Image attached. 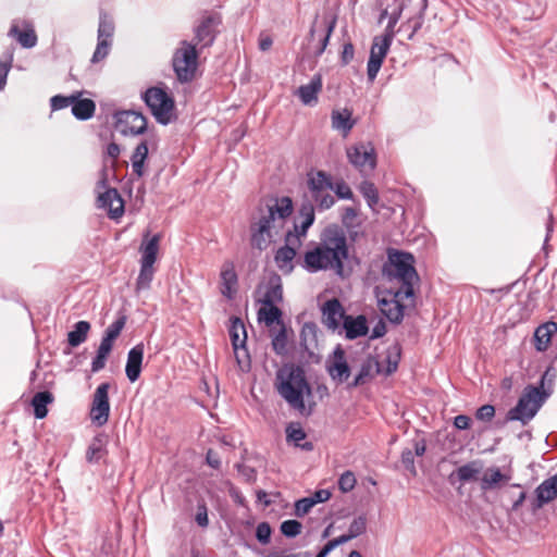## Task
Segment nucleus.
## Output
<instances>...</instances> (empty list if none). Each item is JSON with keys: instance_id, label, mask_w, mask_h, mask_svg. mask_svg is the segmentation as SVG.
<instances>
[{"instance_id": "f8f14e48", "label": "nucleus", "mask_w": 557, "mask_h": 557, "mask_svg": "<svg viewBox=\"0 0 557 557\" xmlns=\"http://www.w3.org/2000/svg\"><path fill=\"white\" fill-rule=\"evenodd\" d=\"M392 40L382 36H375L372 41L370 57L367 64L369 82H374L384 62V59L392 46Z\"/></svg>"}, {"instance_id": "412c9836", "label": "nucleus", "mask_w": 557, "mask_h": 557, "mask_svg": "<svg viewBox=\"0 0 557 557\" xmlns=\"http://www.w3.org/2000/svg\"><path fill=\"white\" fill-rule=\"evenodd\" d=\"M221 294L228 300H232L236 294L238 277L234 264L225 262L221 270Z\"/></svg>"}, {"instance_id": "6ab92c4d", "label": "nucleus", "mask_w": 557, "mask_h": 557, "mask_svg": "<svg viewBox=\"0 0 557 557\" xmlns=\"http://www.w3.org/2000/svg\"><path fill=\"white\" fill-rule=\"evenodd\" d=\"M145 346L143 343L135 345L127 354L125 374L129 382H136L141 373Z\"/></svg>"}, {"instance_id": "e433bc0d", "label": "nucleus", "mask_w": 557, "mask_h": 557, "mask_svg": "<svg viewBox=\"0 0 557 557\" xmlns=\"http://www.w3.org/2000/svg\"><path fill=\"white\" fill-rule=\"evenodd\" d=\"M308 186L311 194L320 193L322 190L333 188V182L330 175H327L325 172L318 171L315 175L309 177Z\"/></svg>"}, {"instance_id": "052dcab7", "label": "nucleus", "mask_w": 557, "mask_h": 557, "mask_svg": "<svg viewBox=\"0 0 557 557\" xmlns=\"http://www.w3.org/2000/svg\"><path fill=\"white\" fill-rule=\"evenodd\" d=\"M314 506V500L310 497H304L295 503V516L301 518L307 515L310 509Z\"/></svg>"}, {"instance_id": "7c9ffc66", "label": "nucleus", "mask_w": 557, "mask_h": 557, "mask_svg": "<svg viewBox=\"0 0 557 557\" xmlns=\"http://www.w3.org/2000/svg\"><path fill=\"white\" fill-rule=\"evenodd\" d=\"M510 476L503 474L499 468H488L481 478V488L483 491L493 490L502 482H508Z\"/></svg>"}, {"instance_id": "bf43d9fd", "label": "nucleus", "mask_w": 557, "mask_h": 557, "mask_svg": "<svg viewBox=\"0 0 557 557\" xmlns=\"http://www.w3.org/2000/svg\"><path fill=\"white\" fill-rule=\"evenodd\" d=\"M331 189L335 191L339 199L350 200L354 197L352 190L344 181L333 183V188Z\"/></svg>"}, {"instance_id": "f3484780", "label": "nucleus", "mask_w": 557, "mask_h": 557, "mask_svg": "<svg viewBox=\"0 0 557 557\" xmlns=\"http://www.w3.org/2000/svg\"><path fill=\"white\" fill-rule=\"evenodd\" d=\"M261 288H264V293L259 301L264 306H277L283 300V286L280 275H270L263 286L259 285L258 290Z\"/></svg>"}, {"instance_id": "4be33fe9", "label": "nucleus", "mask_w": 557, "mask_h": 557, "mask_svg": "<svg viewBox=\"0 0 557 557\" xmlns=\"http://www.w3.org/2000/svg\"><path fill=\"white\" fill-rule=\"evenodd\" d=\"M109 436L104 432L98 433L90 441L86 450V461L98 463L108 454Z\"/></svg>"}, {"instance_id": "864d4df0", "label": "nucleus", "mask_w": 557, "mask_h": 557, "mask_svg": "<svg viewBox=\"0 0 557 557\" xmlns=\"http://www.w3.org/2000/svg\"><path fill=\"white\" fill-rule=\"evenodd\" d=\"M357 480L352 471H345L338 479V488L343 493L352 491L356 486Z\"/></svg>"}, {"instance_id": "cd10ccee", "label": "nucleus", "mask_w": 557, "mask_h": 557, "mask_svg": "<svg viewBox=\"0 0 557 557\" xmlns=\"http://www.w3.org/2000/svg\"><path fill=\"white\" fill-rule=\"evenodd\" d=\"M332 127L347 135L355 126L352 113L348 109L334 110L331 114Z\"/></svg>"}, {"instance_id": "6e6d98bb", "label": "nucleus", "mask_w": 557, "mask_h": 557, "mask_svg": "<svg viewBox=\"0 0 557 557\" xmlns=\"http://www.w3.org/2000/svg\"><path fill=\"white\" fill-rule=\"evenodd\" d=\"M195 521L202 529H206L209 527L208 507H207V504L205 503V500H200L197 503V511L195 515Z\"/></svg>"}, {"instance_id": "de8ad7c7", "label": "nucleus", "mask_w": 557, "mask_h": 557, "mask_svg": "<svg viewBox=\"0 0 557 557\" xmlns=\"http://www.w3.org/2000/svg\"><path fill=\"white\" fill-rule=\"evenodd\" d=\"M311 196L318 209L321 211L330 209L335 203V198L326 190L313 193Z\"/></svg>"}, {"instance_id": "c756f323", "label": "nucleus", "mask_w": 557, "mask_h": 557, "mask_svg": "<svg viewBox=\"0 0 557 557\" xmlns=\"http://www.w3.org/2000/svg\"><path fill=\"white\" fill-rule=\"evenodd\" d=\"M54 400L53 395L48 392H38L32 399V406L34 407V416L36 419H44L48 414L47 406L52 404Z\"/></svg>"}, {"instance_id": "423d86ee", "label": "nucleus", "mask_w": 557, "mask_h": 557, "mask_svg": "<svg viewBox=\"0 0 557 557\" xmlns=\"http://www.w3.org/2000/svg\"><path fill=\"white\" fill-rule=\"evenodd\" d=\"M141 99L161 125H168L175 119V101L165 88L149 87L141 94Z\"/></svg>"}, {"instance_id": "7ed1b4c3", "label": "nucleus", "mask_w": 557, "mask_h": 557, "mask_svg": "<svg viewBox=\"0 0 557 557\" xmlns=\"http://www.w3.org/2000/svg\"><path fill=\"white\" fill-rule=\"evenodd\" d=\"M274 386L278 395L295 410L304 412L305 395L311 394V387L300 367L286 364L277 370Z\"/></svg>"}, {"instance_id": "4d7b16f0", "label": "nucleus", "mask_w": 557, "mask_h": 557, "mask_svg": "<svg viewBox=\"0 0 557 557\" xmlns=\"http://www.w3.org/2000/svg\"><path fill=\"white\" fill-rule=\"evenodd\" d=\"M367 530V519L364 516L355 518L348 528V533L355 539L363 534Z\"/></svg>"}, {"instance_id": "37998d69", "label": "nucleus", "mask_w": 557, "mask_h": 557, "mask_svg": "<svg viewBox=\"0 0 557 557\" xmlns=\"http://www.w3.org/2000/svg\"><path fill=\"white\" fill-rule=\"evenodd\" d=\"M360 193L362 194L363 198L367 200L368 206L371 209H374V207L379 203V193L376 187L373 183L369 181H364L360 185Z\"/></svg>"}, {"instance_id": "bb28decb", "label": "nucleus", "mask_w": 557, "mask_h": 557, "mask_svg": "<svg viewBox=\"0 0 557 557\" xmlns=\"http://www.w3.org/2000/svg\"><path fill=\"white\" fill-rule=\"evenodd\" d=\"M557 333V323L549 321L540 325L534 332L535 348L537 351H545L552 341L553 334Z\"/></svg>"}, {"instance_id": "603ef678", "label": "nucleus", "mask_w": 557, "mask_h": 557, "mask_svg": "<svg viewBox=\"0 0 557 557\" xmlns=\"http://www.w3.org/2000/svg\"><path fill=\"white\" fill-rule=\"evenodd\" d=\"M76 99L75 92L70 96L55 95L50 99V107L52 111H58L72 106V102Z\"/></svg>"}, {"instance_id": "0eeeda50", "label": "nucleus", "mask_w": 557, "mask_h": 557, "mask_svg": "<svg viewBox=\"0 0 557 557\" xmlns=\"http://www.w3.org/2000/svg\"><path fill=\"white\" fill-rule=\"evenodd\" d=\"M198 58L196 45L182 40L181 47L175 50L172 58V66L180 83H189L195 78Z\"/></svg>"}, {"instance_id": "3c124183", "label": "nucleus", "mask_w": 557, "mask_h": 557, "mask_svg": "<svg viewBox=\"0 0 557 557\" xmlns=\"http://www.w3.org/2000/svg\"><path fill=\"white\" fill-rule=\"evenodd\" d=\"M126 323V315H120L114 322H112L104 331L106 337L115 341L121 334Z\"/></svg>"}, {"instance_id": "09e8293b", "label": "nucleus", "mask_w": 557, "mask_h": 557, "mask_svg": "<svg viewBox=\"0 0 557 557\" xmlns=\"http://www.w3.org/2000/svg\"><path fill=\"white\" fill-rule=\"evenodd\" d=\"M113 33H114L113 22L107 15H101L100 22H99V27H98V40H100V39L111 40Z\"/></svg>"}, {"instance_id": "c03bdc74", "label": "nucleus", "mask_w": 557, "mask_h": 557, "mask_svg": "<svg viewBox=\"0 0 557 557\" xmlns=\"http://www.w3.org/2000/svg\"><path fill=\"white\" fill-rule=\"evenodd\" d=\"M556 379V370L554 367H548L545 372L542 374L539 385H535L536 388L540 389L541 393H549V396L553 394V385Z\"/></svg>"}, {"instance_id": "2f4dec72", "label": "nucleus", "mask_w": 557, "mask_h": 557, "mask_svg": "<svg viewBox=\"0 0 557 557\" xmlns=\"http://www.w3.org/2000/svg\"><path fill=\"white\" fill-rule=\"evenodd\" d=\"M307 434L300 426H294L293 424L288 425L286 429V437L288 442L294 443V445L302 450L311 451L313 450V444L311 442H304Z\"/></svg>"}, {"instance_id": "c9c22d12", "label": "nucleus", "mask_w": 557, "mask_h": 557, "mask_svg": "<svg viewBox=\"0 0 557 557\" xmlns=\"http://www.w3.org/2000/svg\"><path fill=\"white\" fill-rule=\"evenodd\" d=\"M90 330V323L87 321H78L74 324V329L67 334L69 345L72 347H77L83 344L88 335Z\"/></svg>"}, {"instance_id": "20e7f679", "label": "nucleus", "mask_w": 557, "mask_h": 557, "mask_svg": "<svg viewBox=\"0 0 557 557\" xmlns=\"http://www.w3.org/2000/svg\"><path fill=\"white\" fill-rule=\"evenodd\" d=\"M382 278L399 285L396 289L405 290V297H413V284L419 280L413 267L412 255L396 249H389L387 260L382 267Z\"/></svg>"}, {"instance_id": "1a4fd4ad", "label": "nucleus", "mask_w": 557, "mask_h": 557, "mask_svg": "<svg viewBox=\"0 0 557 557\" xmlns=\"http://www.w3.org/2000/svg\"><path fill=\"white\" fill-rule=\"evenodd\" d=\"M347 158L360 172H371L376 166V153L371 143H359L349 147Z\"/></svg>"}, {"instance_id": "0e129e2a", "label": "nucleus", "mask_w": 557, "mask_h": 557, "mask_svg": "<svg viewBox=\"0 0 557 557\" xmlns=\"http://www.w3.org/2000/svg\"><path fill=\"white\" fill-rule=\"evenodd\" d=\"M13 57L8 55L5 61H0V90H2L7 83V77L12 66Z\"/></svg>"}, {"instance_id": "c85d7f7f", "label": "nucleus", "mask_w": 557, "mask_h": 557, "mask_svg": "<svg viewBox=\"0 0 557 557\" xmlns=\"http://www.w3.org/2000/svg\"><path fill=\"white\" fill-rule=\"evenodd\" d=\"M299 215L302 219L300 225L295 224V234L299 236H305L307 234L308 228L313 224L315 215H314V207L310 201L302 202L299 209Z\"/></svg>"}, {"instance_id": "49530a36", "label": "nucleus", "mask_w": 557, "mask_h": 557, "mask_svg": "<svg viewBox=\"0 0 557 557\" xmlns=\"http://www.w3.org/2000/svg\"><path fill=\"white\" fill-rule=\"evenodd\" d=\"M236 363L242 372H248L251 368V360L246 344L233 348Z\"/></svg>"}, {"instance_id": "2eb2a0df", "label": "nucleus", "mask_w": 557, "mask_h": 557, "mask_svg": "<svg viewBox=\"0 0 557 557\" xmlns=\"http://www.w3.org/2000/svg\"><path fill=\"white\" fill-rule=\"evenodd\" d=\"M322 323L331 331L335 332L343 325L346 314L345 309L337 298L326 300L321 307Z\"/></svg>"}, {"instance_id": "6e6552de", "label": "nucleus", "mask_w": 557, "mask_h": 557, "mask_svg": "<svg viewBox=\"0 0 557 557\" xmlns=\"http://www.w3.org/2000/svg\"><path fill=\"white\" fill-rule=\"evenodd\" d=\"M405 290L389 288L385 290V295L377 300L380 311L392 323L398 324L404 319Z\"/></svg>"}, {"instance_id": "13d9d810", "label": "nucleus", "mask_w": 557, "mask_h": 557, "mask_svg": "<svg viewBox=\"0 0 557 557\" xmlns=\"http://www.w3.org/2000/svg\"><path fill=\"white\" fill-rule=\"evenodd\" d=\"M400 359V348L398 345H395L393 347V352L389 351L386 361H387V368H386V374H392L397 370L398 362Z\"/></svg>"}, {"instance_id": "393cba45", "label": "nucleus", "mask_w": 557, "mask_h": 557, "mask_svg": "<svg viewBox=\"0 0 557 557\" xmlns=\"http://www.w3.org/2000/svg\"><path fill=\"white\" fill-rule=\"evenodd\" d=\"M321 89L322 77L321 75L317 74L308 84L301 85L297 89V95L304 104L310 106L318 101V94L321 91Z\"/></svg>"}, {"instance_id": "4c0bfd02", "label": "nucleus", "mask_w": 557, "mask_h": 557, "mask_svg": "<svg viewBox=\"0 0 557 557\" xmlns=\"http://www.w3.org/2000/svg\"><path fill=\"white\" fill-rule=\"evenodd\" d=\"M154 268L153 264L140 262L139 274L136 280V289L144 290L150 287L153 280Z\"/></svg>"}, {"instance_id": "680f3d73", "label": "nucleus", "mask_w": 557, "mask_h": 557, "mask_svg": "<svg viewBox=\"0 0 557 557\" xmlns=\"http://www.w3.org/2000/svg\"><path fill=\"white\" fill-rule=\"evenodd\" d=\"M271 533L272 530L268 522H260L257 525L256 537L261 544L265 545L270 542Z\"/></svg>"}, {"instance_id": "69168bd1", "label": "nucleus", "mask_w": 557, "mask_h": 557, "mask_svg": "<svg viewBox=\"0 0 557 557\" xmlns=\"http://www.w3.org/2000/svg\"><path fill=\"white\" fill-rule=\"evenodd\" d=\"M399 16H400V12L399 13H392L388 17V23L384 29V33L383 35H381L382 37L384 38H388L393 41L394 37H395V26L399 20Z\"/></svg>"}, {"instance_id": "f257e3e1", "label": "nucleus", "mask_w": 557, "mask_h": 557, "mask_svg": "<svg viewBox=\"0 0 557 557\" xmlns=\"http://www.w3.org/2000/svg\"><path fill=\"white\" fill-rule=\"evenodd\" d=\"M349 250L345 232L338 226L325 227L319 243L304 255L301 267L309 273L334 271L338 276H345L344 261Z\"/></svg>"}, {"instance_id": "338daca9", "label": "nucleus", "mask_w": 557, "mask_h": 557, "mask_svg": "<svg viewBox=\"0 0 557 557\" xmlns=\"http://www.w3.org/2000/svg\"><path fill=\"white\" fill-rule=\"evenodd\" d=\"M354 55H355L354 45L350 41L344 44L343 51L341 53V63L343 65L349 64L352 61Z\"/></svg>"}, {"instance_id": "a878e982", "label": "nucleus", "mask_w": 557, "mask_h": 557, "mask_svg": "<svg viewBox=\"0 0 557 557\" xmlns=\"http://www.w3.org/2000/svg\"><path fill=\"white\" fill-rule=\"evenodd\" d=\"M82 92L76 91V99L72 102V114L79 121L91 119L96 111V104L91 99H81Z\"/></svg>"}, {"instance_id": "a19ab883", "label": "nucleus", "mask_w": 557, "mask_h": 557, "mask_svg": "<svg viewBox=\"0 0 557 557\" xmlns=\"http://www.w3.org/2000/svg\"><path fill=\"white\" fill-rule=\"evenodd\" d=\"M337 23V16L336 15H324L323 16V24L325 26V34L320 40V47L315 51V55H321L324 50L326 49L330 38L332 36V33L334 32V28Z\"/></svg>"}, {"instance_id": "473e14b6", "label": "nucleus", "mask_w": 557, "mask_h": 557, "mask_svg": "<svg viewBox=\"0 0 557 557\" xmlns=\"http://www.w3.org/2000/svg\"><path fill=\"white\" fill-rule=\"evenodd\" d=\"M228 332H230V337H231L233 348H236L237 346H243L246 344L247 333H246L245 324L242 319L232 318Z\"/></svg>"}, {"instance_id": "9b49d317", "label": "nucleus", "mask_w": 557, "mask_h": 557, "mask_svg": "<svg viewBox=\"0 0 557 557\" xmlns=\"http://www.w3.org/2000/svg\"><path fill=\"white\" fill-rule=\"evenodd\" d=\"M109 389L110 383H101L95 391L90 408V419L98 425H104L110 416V403H109Z\"/></svg>"}, {"instance_id": "a211bd4d", "label": "nucleus", "mask_w": 557, "mask_h": 557, "mask_svg": "<svg viewBox=\"0 0 557 557\" xmlns=\"http://www.w3.org/2000/svg\"><path fill=\"white\" fill-rule=\"evenodd\" d=\"M326 368L330 376L336 383H343L350 376V368L345 359V352L339 346L334 350V359L327 363Z\"/></svg>"}, {"instance_id": "9d476101", "label": "nucleus", "mask_w": 557, "mask_h": 557, "mask_svg": "<svg viewBox=\"0 0 557 557\" xmlns=\"http://www.w3.org/2000/svg\"><path fill=\"white\" fill-rule=\"evenodd\" d=\"M99 207L107 209L112 219L120 218L124 212L123 200L115 188H107V177L103 173L102 178L97 183Z\"/></svg>"}, {"instance_id": "f03ea898", "label": "nucleus", "mask_w": 557, "mask_h": 557, "mask_svg": "<svg viewBox=\"0 0 557 557\" xmlns=\"http://www.w3.org/2000/svg\"><path fill=\"white\" fill-rule=\"evenodd\" d=\"M293 212L289 197H281L258 208V216L250 222V245L260 251L265 250L272 243V228L284 223Z\"/></svg>"}, {"instance_id": "774afa93", "label": "nucleus", "mask_w": 557, "mask_h": 557, "mask_svg": "<svg viewBox=\"0 0 557 557\" xmlns=\"http://www.w3.org/2000/svg\"><path fill=\"white\" fill-rule=\"evenodd\" d=\"M401 462L405 466L406 469L411 470L414 472V454L411 449L407 448L404 449L401 453Z\"/></svg>"}, {"instance_id": "5fc2aeb1", "label": "nucleus", "mask_w": 557, "mask_h": 557, "mask_svg": "<svg viewBox=\"0 0 557 557\" xmlns=\"http://www.w3.org/2000/svg\"><path fill=\"white\" fill-rule=\"evenodd\" d=\"M111 47V40L100 39L97 42L96 50L92 54L91 62L98 63L107 58Z\"/></svg>"}, {"instance_id": "ea45409f", "label": "nucleus", "mask_w": 557, "mask_h": 557, "mask_svg": "<svg viewBox=\"0 0 557 557\" xmlns=\"http://www.w3.org/2000/svg\"><path fill=\"white\" fill-rule=\"evenodd\" d=\"M481 470L482 463L480 461H471L459 467L457 469V475L461 482H469L475 480Z\"/></svg>"}, {"instance_id": "ddd939ff", "label": "nucleus", "mask_w": 557, "mask_h": 557, "mask_svg": "<svg viewBox=\"0 0 557 557\" xmlns=\"http://www.w3.org/2000/svg\"><path fill=\"white\" fill-rule=\"evenodd\" d=\"M116 127L125 135H141L147 129V119L140 113L132 110L117 112Z\"/></svg>"}, {"instance_id": "5701e85b", "label": "nucleus", "mask_w": 557, "mask_h": 557, "mask_svg": "<svg viewBox=\"0 0 557 557\" xmlns=\"http://www.w3.org/2000/svg\"><path fill=\"white\" fill-rule=\"evenodd\" d=\"M342 327L345 332V337L350 341L364 336L369 332L368 321L363 314L357 317L347 315Z\"/></svg>"}, {"instance_id": "aec40b11", "label": "nucleus", "mask_w": 557, "mask_h": 557, "mask_svg": "<svg viewBox=\"0 0 557 557\" xmlns=\"http://www.w3.org/2000/svg\"><path fill=\"white\" fill-rule=\"evenodd\" d=\"M535 495L534 509H540L544 505L555 500L557 498V473L544 480L535 488Z\"/></svg>"}, {"instance_id": "39448f33", "label": "nucleus", "mask_w": 557, "mask_h": 557, "mask_svg": "<svg viewBox=\"0 0 557 557\" xmlns=\"http://www.w3.org/2000/svg\"><path fill=\"white\" fill-rule=\"evenodd\" d=\"M548 397L549 393H541L535 385H527L517 405L508 410L506 420L519 421L522 425L528 424L536 416Z\"/></svg>"}, {"instance_id": "58836bf2", "label": "nucleus", "mask_w": 557, "mask_h": 557, "mask_svg": "<svg viewBox=\"0 0 557 557\" xmlns=\"http://www.w3.org/2000/svg\"><path fill=\"white\" fill-rule=\"evenodd\" d=\"M258 318L264 321L267 325H272L273 323L284 324L282 321V310L277 306H265L259 309Z\"/></svg>"}, {"instance_id": "f704fd0d", "label": "nucleus", "mask_w": 557, "mask_h": 557, "mask_svg": "<svg viewBox=\"0 0 557 557\" xmlns=\"http://www.w3.org/2000/svg\"><path fill=\"white\" fill-rule=\"evenodd\" d=\"M148 157V146L146 141H141L137 145L135 148L131 161H132V168L133 173L136 174L138 177H141L144 175V164Z\"/></svg>"}, {"instance_id": "72a5a7b5", "label": "nucleus", "mask_w": 557, "mask_h": 557, "mask_svg": "<svg viewBox=\"0 0 557 557\" xmlns=\"http://www.w3.org/2000/svg\"><path fill=\"white\" fill-rule=\"evenodd\" d=\"M160 236L153 235L147 242H144L140 246L141 259L140 262L154 264L157 260V253L159 251Z\"/></svg>"}, {"instance_id": "4468645a", "label": "nucleus", "mask_w": 557, "mask_h": 557, "mask_svg": "<svg viewBox=\"0 0 557 557\" xmlns=\"http://www.w3.org/2000/svg\"><path fill=\"white\" fill-rule=\"evenodd\" d=\"M220 24L221 16L216 13L203 16L200 23L195 27V45H199L201 49L212 46L216 37L215 28Z\"/></svg>"}, {"instance_id": "e2e57ef3", "label": "nucleus", "mask_w": 557, "mask_h": 557, "mask_svg": "<svg viewBox=\"0 0 557 557\" xmlns=\"http://www.w3.org/2000/svg\"><path fill=\"white\" fill-rule=\"evenodd\" d=\"M494 416L495 408L492 405H483L475 412V418L483 422H491Z\"/></svg>"}, {"instance_id": "79ce46f5", "label": "nucleus", "mask_w": 557, "mask_h": 557, "mask_svg": "<svg viewBox=\"0 0 557 557\" xmlns=\"http://www.w3.org/2000/svg\"><path fill=\"white\" fill-rule=\"evenodd\" d=\"M373 377V362L372 360L364 361L358 374L355 376L354 381L348 384L349 388L357 387L359 385L364 384L367 381L371 380Z\"/></svg>"}, {"instance_id": "a18cd8bd", "label": "nucleus", "mask_w": 557, "mask_h": 557, "mask_svg": "<svg viewBox=\"0 0 557 557\" xmlns=\"http://www.w3.org/2000/svg\"><path fill=\"white\" fill-rule=\"evenodd\" d=\"M272 337V348L277 355H284L287 351V331L284 324Z\"/></svg>"}, {"instance_id": "dca6fc26", "label": "nucleus", "mask_w": 557, "mask_h": 557, "mask_svg": "<svg viewBox=\"0 0 557 557\" xmlns=\"http://www.w3.org/2000/svg\"><path fill=\"white\" fill-rule=\"evenodd\" d=\"M285 242L286 245L277 249L274 260L281 270L290 271L293 269V260L296 256V250L290 245L299 242L298 235L288 231L285 235Z\"/></svg>"}, {"instance_id": "b1692460", "label": "nucleus", "mask_w": 557, "mask_h": 557, "mask_svg": "<svg viewBox=\"0 0 557 557\" xmlns=\"http://www.w3.org/2000/svg\"><path fill=\"white\" fill-rule=\"evenodd\" d=\"M24 30H21L16 24H12L9 36L14 37L17 42L26 49L34 48L37 45V35L33 25L29 22H24Z\"/></svg>"}, {"instance_id": "8fccbe9b", "label": "nucleus", "mask_w": 557, "mask_h": 557, "mask_svg": "<svg viewBox=\"0 0 557 557\" xmlns=\"http://www.w3.org/2000/svg\"><path fill=\"white\" fill-rule=\"evenodd\" d=\"M280 529L284 536L293 539L301 533L302 525L297 520H285L281 523Z\"/></svg>"}]
</instances>
